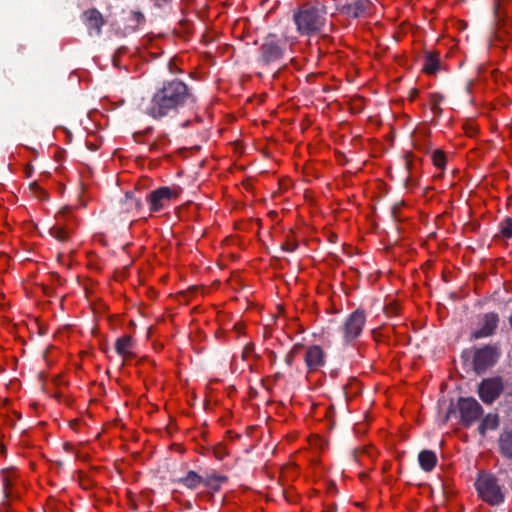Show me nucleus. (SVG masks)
Instances as JSON below:
<instances>
[{"instance_id":"1","label":"nucleus","mask_w":512,"mask_h":512,"mask_svg":"<svg viewBox=\"0 0 512 512\" xmlns=\"http://www.w3.org/2000/svg\"><path fill=\"white\" fill-rule=\"evenodd\" d=\"M190 98L188 88L183 82L176 80L168 82L155 93L147 113L153 118H161L186 103Z\"/></svg>"},{"instance_id":"2","label":"nucleus","mask_w":512,"mask_h":512,"mask_svg":"<svg viewBox=\"0 0 512 512\" xmlns=\"http://www.w3.org/2000/svg\"><path fill=\"white\" fill-rule=\"evenodd\" d=\"M325 15L321 4H304L294 13L293 19L300 34L312 35L324 26Z\"/></svg>"},{"instance_id":"3","label":"nucleus","mask_w":512,"mask_h":512,"mask_svg":"<svg viewBox=\"0 0 512 512\" xmlns=\"http://www.w3.org/2000/svg\"><path fill=\"white\" fill-rule=\"evenodd\" d=\"M475 486L481 499L490 505H497L504 500L502 488L490 473L481 472Z\"/></svg>"},{"instance_id":"4","label":"nucleus","mask_w":512,"mask_h":512,"mask_svg":"<svg viewBox=\"0 0 512 512\" xmlns=\"http://www.w3.org/2000/svg\"><path fill=\"white\" fill-rule=\"evenodd\" d=\"M182 189L177 185L163 186L151 191L147 195V202L152 212H159L178 198Z\"/></svg>"},{"instance_id":"5","label":"nucleus","mask_w":512,"mask_h":512,"mask_svg":"<svg viewBox=\"0 0 512 512\" xmlns=\"http://www.w3.org/2000/svg\"><path fill=\"white\" fill-rule=\"evenodd\" d=\"M366 315L364 311L357 309L352 312L342 325L343 337L346 342L357 339L365 326Z\"/></svg>"},{"instance_id":"6","label":"nucleus","mask_w":512,"mask_h":512,"mask_svg":"<svg viewBox=\"0 0 512 512\" xmlns=\"http://www.w3.org/2000/svg\"><path fill=\"white\" fill-rule=\"evenodd\" d=\"M458 409L461 421L465 426H470L483 413L481 405L474 398H460Z\"/></svg>"},{"instance_id":"7","label":"nucleus","mask_w":512,"mask_h":512,"mask_svg":"<svg viewBox=\"0 0 512 512\" xmlns=\"http://www.w3.org/2000/svg\"><path fill=\"white\" fill-rule=\"evenodd\" d=\"M503 390L500 378L484 379L479 385L478 393L481 400L486 404L494 402Z\"/></svg>"},{"instance_id":"8","label":"nucleus","mask_w":512,"mask_h":512,"mask_svg":"<svg viewBox=\"0 0 512 512\" xmlns=\"http://www.w3.org/2000/svg\"><path fill=\"white\" fill-rule=\"evenodd\" d=\"M304 360L308 372H315L319 370L325 363V354L323 349L318 345H313L307 348Z\"/></svg>"},{"instance_id":"9","label":"nucleus","mask_w":512,"mask_h":512,"mask_svg":"<svg viewBox=\"0 0 512 512\" xmlns=\"http://www.w3.org/2000/svg\"><path fill=\"white\" fill-rule=\"evenodd\" d=\"M83 17L89 34L99 36L105 24L102 14L96 9H89L83 13Z\"/></svg>"},{"instance_id":"10","label":"nucleus","mask_w":512,"mask_h":512,"mask_svg":"<svg viewBox=\"0 0 512 512\" xmlns=\"http://www.w3.org/2000/svg\"><path fill=\"white\" fill-rule=\"evenodd\" d=\"M261 54L266 63L273 62L282 57L283 48L274 39H267L261 46Z\"/></svg>"},{"instance_id":"11","label":"nucleus","mask_w":512,"mask_h":512,"mask_svg":"<svg viewBox=\"0 0 512 512\" xmlns=\"http://www.w3.org/2000/svg\"><path fill=\"white\" fill-rule=\"evenodd\" d=\"M498 324V316L494 313L486 314L482 320V326L473 333L475 339L487 337L493 334Z\"/></svg>"},{"instance_id":"12","label":"nucleus","mask_w":512,"mask_h":512,"mask_svg":"<svg viewBox=\"0 0 512 512\" xmlns=\"http://www.w3.org/2000/svg\"><path fill=\"white\" fill-rule=\"evenodd\" d=\"M133 349L134 340L129 335H124L118 338L115 342V350L117 354L123 358V360L134 357Z\"/></svg>"},{"instance_id":"13","label":"nucleus","mask_w":512,"mask_h":512,"mask_svg":"<svg viewBox=\"0 0 512 512\" xmlns=\"http://www.w3.org/2000/svg\"><path fill=\"white\" fill-rule=\"evenodd\" d=\"M418 461L424 471L431 472L436 467L438 459L435 452L423 450L418 455Z\"/></svg>"},{"instance_id":"14","label":"nucleus","mask_w":512,"mask_h":512,"mask_svg":"<svg viewBox=\"0 0 512 512\" xmlns=\"http://www.w3.org/2000/svg\"><path fill=\"white\" fill-rule=\"evenodd\" d=\"M499 425V417L497 414H487L480 426H479V432L481 435H485V433L488 431V430H495Z\"/></svg>"},{"instance_id":"15","label":"nucleus","mask_w":512,"mask_h":512,"mask_svg":"<svg viewBox=\"0 0 512 512\" xmlns=\"http://www.w3.org/2000/svg\"><path fill=\"white\" fill-rule=\"evenodd\" d=\"M189 489H197L203 484V478L194 471H189L187 475L179 480Z\"/></svg>"},{"instance_id":"16","label":"nucleus","mask_w":512,"mask_h":512,"mask_svg":"<svg viewBox=\"0 0 512 512\" xmlns=\"http://www.w3.org/2000/svg\"><path fill=\"white\" fill-rule=\"evenodd\" d=\"M141 208V202L139 199L126 195L122 202V211L126 213H136Z\"/></svg>"},{"instance_id":"17","label":"nucleus","mask_w":512,"mask_h":512,"mask_svg":"<svg viewBox=\"0 0 512 512\" xmlns=\"http://www.w3.org/2000/svg\"><path fill=\"white\" fill-rule=\"evenodd\" d=\"M439 67H440V60H439L438 56L433 55V54H429L426 56V58L424 60V64H423V70L427 74H429V75L435 74L439 70Z\"/></svg>"},{"instance_id":"18","label":"nucleus","mask_w":512,"mask_h":512,"mask_svg":"<svg viewBox=\"0 0 512 512\" xmlns=\"http://www.w3.org/2000/svg\"><path fill=\"white\" fill-rule=\"evenodd\" d=\"M500 448L506 456L512 458V431L501 435Z\"/></svg>"},{"instance_id":"19","label":"nucleus","mask_w":512,"mask_h":512,"mask_svg":"<svg viewBox=\"0 0 512 512\" xmlns=\"http://www.w3.org/2000/svg\"><path fill=\"white\" fill-rule=\"evenodd\" d=\"M50 234L61 242L67 241L69 239V231L60 224L54 225L50 229Z\"/></svg>"},{"instance_id":"20","label":"nucleus","mask_w":512,"mask_h":512,"mask_svg":"<svg viewBox=\"0 0 512 512\" xmlns=\"http://www.w3.org/2000/svg\"><path fill=\"white\" fill-rule=\"evenodd\" d=\"M102 144V140L98 137L96 131H90L86 137V146L89 150L95 151Z\"/></svg>"},{"instance_id":"21","label":"nucleus","mask_w":512,"mask_h":512,"mask_svg":"<svg viewBox=\"0 0 512 512\" xmlns=\"http://www.w3.org/2000/svg\"><path fill=\"white\" fill-rule=\"evenodd\" d=\"M16 474L14 471H6L3 472V486L6 496L10 495V489L13 485V479L15 478Z\"/></svg>"},{"instance_id":"22","label":"nucleus","mask_w":512,"mask_h":512,"mask_svg":"<svg viewBox=\"0 0 512 512\" xmlns=\"http://www.w3.org/2000/svg\"><path fill=\"white\" fill-rule=\"evenodd\" d=\"M432 162L435 167L443 169L446 165V155L441 150H436L432 154Z\"/></svg>"},{"instance_id":"23","label":"nucleus","mask_w":512,"mask_h":512,"mask_svg":"<svg viewBox=\"0 0 512 512\" xmlns=\"http://www.w3.org/2000/svg\"><path fill=\"white\" fill-rule=\"evenodd\" d=\"M501 234L506 238L512 237V219L506 218L500 226Z\"/></svg>"},{"instance_id":"24","label":"nucleus","mask_w":512,"mask_h":512,"mask_svg":"<svg viewBox=\"0 0 512 512\" xmlns=\"http://www.w3.org/2000/svg\"><path fill=\"white\" fill-rule=\"evenodd\" d=\"M299 349H300V345H294L293 348L286 354L285 363L288 366H291L294 363V361L298 355Z\"/></svg>"},{"instance_id":"25","label":"nucleus","mask_w":512,"mask_h":512,"mask_svg":"<svg viewBox=\"0 0 512 512\" xmlns=\"http://www.w3.org/2000/svg\"><path fill=\"white\" fill-rule=\"evenodd\" d=\"M492 356V351L490 349L480 350L476 355V363L479 364L482 359H486Z\"/></svg>"},{"instance_id":"26","label":"nucleus","mask_w":512,"mask_h":512,"mask_svg":"<svg viewBox=\"0 0 512 512\" xmlns=\"http://www.w3.org/2000/svg\"><path fill=\"white\" fill-rule=\"evenodd\" d=\"M442 100V97L440 95H433L431 98V108L436 113V111L439 109V104Z\"/></svg>"},{"instance_id":"27","label":"nucleus","mask_w":512,"mask_h":512,"mask_svg":"<svg viewBox=\"0 0 512 512\" xmlns=\"http://www.w3.org/2000/svg\"><path fill=\"white\" fill-rule=\"evenodd\" d=\"M132 16L137 22H140L143 19V15L139 12H132Z\"/></svg>"},{"instance_id":"28","label":"nucleus","mask_w":512,"mask_h":512,"mask_svg":"<svg viewBox=\"0 0 512 512\" xmlns=\"http://www.w3.org/2000/svg\"><path fill=\"white\" fill-rule=\"evenodd\" d=\"M470 133L468 134L469 136H474L475 134V131L474 129H471V130H468Z\"/></svg>"},{"instance_id":"29","label":"nucleus","mask_w":512,"mask_h":512,"mask_svg":"<svg viewBox=\"0 0 512 512\" xmlns=\"http://www.w3.org/2000/svg\"><path fill=\"white\" fill-rule=\"evenodd\" d=\"M215 454H216L217 458H219V459H221V458H222V452H219V453H218L217 451H215Z\"/></svg>"},{"instance_id":"30","label":"nucleus","mask_w":512,"mask_h":512,"mask_svg":"<svg viewBox=\"0 0 512 512\" xmlns=\"http://www.w3.org/2000/svg\"><path fill=\"white\" fill-rule=\"evenodd\" d=\"M215 454H216L217 458H219V459H221V458H222V452H219V453H218L217 451H215Z\"/></svg>"},{"instance_id":"31","label":"nucleus","mask_w":512,"mask_h":512,"mask_svg":"<svg viewBox=\"0 0 512 512\" xmlns=\"http://www.w3.org/2000/svg\"><path fill=\"white\" fill-rule=\"evenodd\" d=\"M271 356L273 357V360H275V358H276V354L271 353Z\"/></svg>"},{"instance_id":"32","label":"nucleus","mask_w":512,"mask_h":512,"mask_svg":"<svg viewBox=\"0 0 512 512\" xmlns=\"http://www.w3.org/2000/svg\"><path fill=\"white\" fill-rule=\"evenodd\" d=\"M509 321H510V325H511V327H512V315L510 316Z\"/></svg>"}]
</instances>
